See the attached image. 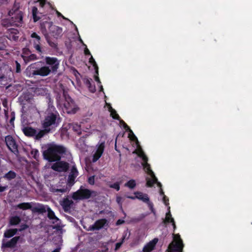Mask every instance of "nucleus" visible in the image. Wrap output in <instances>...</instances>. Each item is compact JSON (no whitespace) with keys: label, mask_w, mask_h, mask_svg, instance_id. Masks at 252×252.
I'll use <instances>...</instances> for the list:
<instances>
[{"label":"nucleus","mask_w":252,"mask_h":252,"mask_svg":"<svg viewBox=\"0 0 252 252\" xmlns=\"http://www.w3.org/2000/svg\"><path fill=\"white\" fill-rule=\"evenodd\" d=\"M45 36L46 38L47 42H48L50 46L52 47L56 51H58L59 50L58 43L55 41V40L54 39H52L51 37H50L48 35V33L47 32L46 34H45Z\"/></svg>","instance_id":"22"},{"label":"nucleus","mask_w":252,"mask_h":252,"mask_svg":"<svg viewBox=\"0 0 252 252\" xmlns=\"http://www.w3.org/2000/svg\"><path fill=\"white\" fill-rule=\"evenodd\" d=\"M40 28L42 32H54L55 30V26L52 22L47 20L41 22Z\"/></svg>","instance_id":"12"},{"label":"nucleus","mask_w":252,"mask_h":252,"mask_svg":"<svg viewBox=\"0 0 252 252\" xmlns=\"http://www.w3.org/2000/svg\"><path fill=\"white\" fill-rule=\"evenodd\" d=\"M44 60L47 65L42 66L41 63H44L41 62L29 65L26 69L27 75L30 77L36 76L45 77L51 73L55 74L59 67L60 61L57 58L51 57H46Z\"/></svg>","instance_id":"1"},{"label":"nucleus","mask_w":252,"mask_h":252,"mask_svg":"<svg viewBox=\"0 0 252 252\" xmlns=\"http://www.w3.org/2000/svg\"><path fill=\"white\" fill-rule=\"evenodd\" d=\"M107 222V220L105 219H101L97 220L95 221L94 224L90 225L89 228V230L94 231L99 230L103 227Z\"/></svg>","instance_id":"11"},{"label":"nucleus","mask_w":252,"mask_h":252,"mask_svg":"<svg viewBox=\"0 0 252 252\" xmlns=\"http://www.w3.org/2000/svg\"><path fill=\"white\" fill-rule=\"evenodd\" d=\"M104 147H105L104 143V142L101 143V144H100V145L98 147L96 152L102 154L104 152Z\"/></svg>","instance_id":"37"},{"label":"nucleus","mask_w":252,"mask_h":252,"mask_svg":"<svg viewBox=\"0 0 252 252\" xmlns=\"http://www.w3.org/2000/svg\"><path fill=\"white\" fill-rule=\"evenodd\" d=\"M19 7L20 3L15 2L13 7L8 12V15L12 17H18L20 14L23 18V13L19 10Z\"/></svg>","instance_id":"13"},{"label":"nucleus","mask_w":252,"mask_h":252,"mask_svg":"<svg viewBox=\"0 0 252 252\" xmlns=\"http://www.w3.org/2000/svg\"><path fill=\"white\" fill-rule=\"evenodd\" d=\"M31 154L32 155L33 158L35 159H37L39 155L38 151L36 149L32 150L31 152Z\"/></svg>","instance_id":"42"},{"label":"nucleus","mask_w":252,"mask_h":252,"mask_svg":"<svg viewBox=\"0 0 252 252\" xmlns=\"http://www.w3.org/2000/svg\"><path fill=\"white\" fill-rule=\"evenodd\" d=\"M70 128H72V130L76 132L79 135L82 134L81 131V126L77 123H72L70 126Z\"/></svg>","instance_id":"27"},{"label":"nucleus","mask_w":252,"mask_h":252,"mask_svg":"<svg viewBox=\"0 0 252 252\" xmlns=\"http://www.w3.org/2000/svg\"><path fill=\"white\" fill-rule=\"evenodd\" d=\"M61 120L60 115L55 107H51L50 109H47L44 118L41 121L43 129L41 130L39 135H46L51 132L53 128L59 126Z\"/></svg>","instance_id":"2"},{"label":"nucleus","mask_w":252,"mask_h":252,"mask_svg":"<svg viewBox=\"0 0 252 252\" xmlns=\"http://www.w3.org/2000/svg\"><path fill=\"white\" fill-rule=\"evenodd\" d=\"M172 223V225L173 226V229H174V232L175 231L176 228V224H175V221L174 220L172 222H171Z\"/></svg>","instance_id":"64"},{"label":"nucleus","mask_w":252,"mask_h":252,"mask_svg":"<svg viewBox=\"0 0 252 252\" xmlns=\"http://www.w3.org/2000/svg\"><path fill=\"white\" fill-rule=\"evenodd\" d=\"M173 236L174 239L175 240H176V242H180V241H181V242H183V241L180 237V235L179 234H173Z\"/></svg>","instance_id":"47"},{"label":"nucleus","mask_w":252,"mask_h":252,"mask_svg":"<svg viewBox=\"0 0 252 252\" xmlns=\"http://www.w3.org/2000/svg\"><path fill=\"white\" fill-rule=\"evenodd\" d=\"M165 217L172 218L170 211L169 210L168 212L166 213Z\"/></svg>","instance_id":"63"},{"label":"nucleus","mask_w":252,"mask_h":252,"mask_svg":"<svg viewBox=\"0 0 252 252\" xmlns=\"http://www.w3.org/2000/svg\"><path fill=\"white\" fill-rule=\"evenodd\" d=\"M152 179L147 178V182H146V186L148 187H152L153 185L157 182V178L155 175L154 173V175H150Z\"/></svg>","instance_id":"24"},{"label":"nucleus","mask_w":252,"mask_h":252,"mask_svg":"<svg viewBox=\"0 0 252 252\" xmlns=\"http://www.w3.org/2000/svg\"><path fill=\"white\" fill-rule=\"evenodd\" d=\"M116 201L121 208L122 209V197L120 196H117L116 198Z\"/></svg>","instance_id":"50"},{"label":"nucleus","mask_w":252,"mask_h":252,"mask_svg":"<svg viewBox=\"0 0 252 252\" xmlns=\"http://www.w3.org/2000/svg\"><path fill=\"white\" fill-rule=\"evenodd\" d=\"M50 33H52V35L54 36L55 37H56V38H57V36L59 35L60 32H50Z\"/></svg>","instance_id":"62"},{"label":"nucleus","mask_w":252,"mask_h":252,"mask_svg":"<svg viewBox=\"0 0 252 252\" xmlns=\"http://www.w3.org/2000/svg\"><path fill=\"white\" fill-rule=\"evenodd\" d=\"M14 120H15V115H14V112H13L11 113V117L9 121V123L10 124V125H14Z\"/></svg>","instance_id":"54"},{"label":"nucleus","mask_w":252,"mask_h":252,"mask_svg":"<svg viewBox=\"0 0 252 252\" xmlns=\"http://www.w3.org/2000/svg\"><path fill=\"white\" fill-rule=\"evenodd\" d=\"M18 231L16 228L9 229L5 231L3 236L6 238H10L15 235Z\"/></svg>","instance_id":"23"},{"label":"nucleus","mask_w":252,"mask_h":252,"mask_svg":"<svg viewBox=\"0 0 252 252\" xmlns=\"http://www.w3.org/2000/svg\"><path fill=\"white\" fill-rule=\"evenodd\" d=\"M63 96L65 98L64 107L68 110L72 109L74 106V101L69 95L66 94L65 93H63Z\"/></svg>","instance_id":"18"},{"label":"nucleus","mask_w":252,"mask_h":252,"mask_svg":"<svg viewBox=\"0 0 252 252\" xmlns=\"http://www.w3.org/2000/svg\"><path fill=\"white\" fill-rule=\"evenodd\" d=\"M125 220H121V219H119L117 221H116V225H121V224H122L123 223H125Z\"/></svg>","instance_id":"57"},{"label":"nucleus","mask_w":252,"mask_h":252,"mask_svg":"<svg viewBox=\"0 0 252 252\" xmlns=\"http://www.w3.org/2000/svg\"><path fill=\"white\" fill-rule=\"evenodd\" d=\"M34 48L36 49V50L38 52H40V53H41L42 51H41V47H40V46L39 45V44H36L34 46Z\"/></svg>","instance_id":"58"},{"label":"nucleus","mask_w":252,"mask_h":252,"mask_svg":"<svg viewBox=\"0 0 252 252\" xmlns=\"http://www.w3.org/2000/svg\"><path fill=\"white\" fill-rule=\"evenodd\" d=\"M7 85V77L4 75L0 76V87H4Z\"/></svg>","instance_id":"33"},{"label":"nucleus","mask_w":252,"mask_h":252,"mask_svg":"<svg viewBox=\"0 0 252 252\" xmlns=\"http://www.w3.org/2000/svg\"><path fill=\"white\" fill-rule=\"evenodd\" d=\"M12 35V39L14 41H17L18 40L19 36L17 35V33H19V32H10Z\"/></svg>","instance_id":"46"},{"label":"nucleus","mask_w":252,"mask_h":252,"mask_svg":"<svg viewBox=\"0 0 252 252\" xmlns=\"http://www.w3.org/2000/svg\"><path fill=\"white\" fill-rule=\"evenodd\" d=\"M16 175L17 174L14 171L10 170L7 173L5 174L3 177L8 181H10L15 179L16 177Z\"/></svg>","instance_id":"25"},{"label":"nucleus","mask_w":252,"mask_h":252,"mask_svg":"<svg viewBox=\"0 0 252 252\" xmlns=\"http://www.w3.org/2000/svg\"><path fill=\"white\" fill-rule=\"evenodd\" d=\"M21 221L20 218L18 216L12 217L9 220L10 224L11 225H16L18 224Z\"/></svg>","instance_id":"28"},{"label":"nucleus","mask_w":252,"mask_h":252,"mask_svg":"<svg viewBox=\"0 0 252 252\" xmlns=\"http://www.w3.org/2000/svg\"><path fill=\"white\" fill-rule=\"evenodd\" d=\"M88 182L89 184H90L91 185H94V176H92L88 178Z\"/></svg>","instance_id":"45"},{"label":"nucleus","mask_w":252,"mask_h":252,"mask_svg":"<svg viewBox=\"0 0 252 252\" xmlns=\"http://www.w3.org/2000/svg\"><path fill=\"white\" fill-rule=\"evenodd\" d=\"M102 155V154L98 153L96 151L95 154L94 155L93 161L94 162L96 161L101 157Z\"/></svg>","instance_id":"41"},{"label":"nucleus","mask_w":252,"mask_h":252,"mask_svg":"<svg viewBox=\"0 0 252 252\" xmlns=\"http://www.w3.org/2000/svg\"><path fill=\"white\" fill-rule=\"evenodd\" d=\"M89 91L92 93H94L95 92V87L94 85L90 84V86H88Z\"/></svg>","instance_id":"48"},{"label":"nucleus","mask_w":252,"mask_h":252,"mask_svg":"<svg viewBox=\"0 0 252 252\" xmlns=\"http://www.w3.org/2000/svg\"><path fill=\"white\" fill-rule=\"evenodd\" d=\"M73 204V201L69 200L67 197L64 198L62 201H60V204L65 212H67L70 210L71 206Z\"/></svg>","instance_id":"19"},{"label":"nucleus","mask_w":252,"mask_h":252,"mask_svg":"<svg viewBox=\"0 0 252 252\" xmlns=\"http://www.w3.org/2000/svg\"><path fill=\"white\" fill-rule=\"evenodd\" d=\"M56 161L51 166L53 170L58 172H66L68 170L69 168L68 163L61 160Z\"/></svg>","instance_id":"10"},{"label":"nucleus","mask_w":252,"mask_h":252,"mask_svg":"<svg viewBox=\"0 0 252 252\" xmlns=\"http://www.w3.org/2000/svg\"><path fill=\"white\" fill-rule=\"evenodd\" d=\"M158 241V238H155L144 246L143 249V252H151L154 250L156 244Z\"/></svg>","instance_id":"15"},{"label":"nucleus","mask_w":252,"mask_h":252,"mask_svg":"<svg viewBox=\"0 0 252 252\" xmlns=\"http://www.w3.org/2000/svg\"><path fill=\"white\" fill-rule=\"evenodd\" d=\"M28 227H29V226L27 224H22L20 226V228L19 229V231H23L24 230L27 229Z\"/></svg>","instance_id":"52"},{"label":"nucleus","mask_w":252,"mask_h":252,"mask_svg":"<svg viewBox=\"0 0 252 252\" xmlns=\"http://www.w3.org/2000/svg\"><path fill=\"white\" fill-rule=\"evenodd\" d=\"M51 107H55L53 106V100L51 98H50L49 99V101H48V107L47 109H50V108H51Z\"/></svg>","instance_id":"49"},{"label":"nucleus","mask_w":252,"mask_h":252,"mask_svg":"<svg viewBox=\"0 0 252 252\" xmlns=\"http://www.w3.org/2000/svg\"><path fill=\"white\" fill-rule=\"evenodd\" d=\"M125 238H126V236H123V237L122 238L121 241L120 242L117 243L116 244V245H115V250L116 251L118 250L121 247V246L122 245V244H123V243H124V242L125 241Z\"/></svg>","instance_id":"40"},{"label":"nucleus","mask_w":252,"mask_h":252,"mask_svg":"<svg viewBox=\"0 0 252 252\" xmlns=\"http://www.w3.org/2000/svg\"><path fill=\"white\" fill-rule=\"evenodd\" d=\"M5 142L8 149L13 153L17 155L19 153L18 145L13 137L10 135L5 137Z\"/></svg>","instance_id":"9"},{"label":"nucleus","mask_w":252,"mask_h":252,"mask_svg":"<svg viewBox=\"0 0 252 252\" xmlns=\"http://www.w3.org/2000/svg\"><path fill=\"white\" fill-rule=\"evenodd\" d=\"M66 152V149L63 145L51 144L48 145L46 150L43 152L45 159L49 162H55L61 160L63 155Z\"/></svg>","instance_id":"3"},{"label":"nucleus","mask_w":252,"mask_h":252,"mask_svg":"<svg viewBox=\"0 0 252 252\" xmlns=\"http://www.w3.org/2000/svg\"><path fill=\"white\" fill-rule=\"evenodd\" d=\"M120 121V123L123 126L124 128L126 130L129 132V137L132 140H137V138L136 137V136L133 133L132 130L130 128L129 126L122 119L118 120Z\"/></svg>","instance_id":"20"},{"label":"nucleus","mask_w":252,"mask_h":252,"mask_svg":"<svg viewBox=\"0 0 252 252\" xmlns=\"http://www.w3.org/2000/svg\"><path fill=\"white\" fill-rule=\"evenodd\" d=\"M32 37H36L38 40H40V37L36 35V32H32Z\"/></svg>","instance_id":"61"},{"label":"nucleus","mask_w":252,"mask_h":252,"mask_svg":"<svg viewBox=\"0 0 252 252\" xmlns=\"http://www.w3.org/2000/svg\"><path fill=\"white\" fill-rule=\"evenodd\" d=\"M41 130L39 129V131L37 132L35 128L31 126H27L23 129V132L26 136L33 137L36 140H39L45 135H39Z\"/></svg>","instance_id":"7"},{"label":"nucleus","mask_w":252,"mask_h":252,"mask_svg":"<svg viewBox=\"0 0 252 252\" xmlns=\"http://www.w3.org/2000/svg\"><path fill=\"white\" fill-rule=\"evenodd\" d=\"M22 57L26 63L30 61H34L37 59L36 55L34 54H32L29 56L22 55Z\"/></svg>","instance_id":"26"},{"label":"nucleus","mask_w":252,"mask_h":252,"mask_svg":"<svg viewBox=\"0 0 252 252\" xmlns=\"http://www.w3.org/2000/svg\"><path fill=\"white\" fill-rule=\"evenodd\" d=\"M138 156L141 158L143 160L142 163H147L148 161V158L145 154L143 151H141L139 154Z\"/></svg>","instance_id":"35"},{"label":"nucleus","mask_w":252,"mask_h":252,"mask_svg":"<svg viewBox=\"0 0 252 252\" xmlns=\"http://www.w3.org/2000/svg\"><path fill=\"white\" fill-rule=\"evenodd\" d=\"M120 183L116 182V183H114L113 184L110 185H109V187L110 188H112V189H115L117 191H119L120 190Z\"/></svg>","instance_id":"38"},{"label":"nucleus","mask_w":252,"mask_h":252,"mask_svg":"<svg viewBox=\"0 0 252 252\" xmlns=\"http://www.w3.org/2000/svg\"><path fill=\"white\" fill-rule=\"evenodd\" d=\"M146 203L148 204V206H149L150 209L151 210V212L154 213V207H153V203L150 202V200L149 201V202H146Z\"/></svg>","instance_id":"51"},{"label":"nucleus","mask_w":252,"mask_h":252,"mask_svg":"<svg viewBox=\"0 0 252 252\" xmlns=\"http://www.w3.org/2000/svg\"><path fill=\"white\" fill-rule=\"evenodd\" d=\"M92 79H86L85 80H84V83L85 85L88 87L89 86H90V84H92Z\"/></svg>","instance_id":"55"},{"label":"nucleus","mask_w":252,"mask_h":252,"mask_svg":"<svg viewBox=\"0 0 252 252\" xmlns=\"http://www.w3.org/2000/svg\"><path fill=\"white\" fill-rule=\"evenodd\" d=\"M32 202H23L17 204L15 209L22 210H31L33 213L43 214L46 212L45 206L42 204H38L36 206L32 207Z\"/></svg>","instance_id":"6"},{"label":"nucleus","mask_w":252,"mask_h":252,"mask_svg":"<svg viewBox=\"0 0 252 252\" xmlns=\"http://www.w3.org/2000/svg\"><path fill=\"white\" fill-rule=\"evenodd\" d=\"M38 1L39 2L40 6L43 7L47 2V0H38Z\"/></svg>","instance_id":"53"},{"label":"nucleus","mask_w":252,"mask_h":252,"mask_svg":"<svg viewBox=\"0 0 252 252\" xmlns=\"http://www.w3.org/2000/svg\"><path fill=\"white\" fill-rule=\"evenodd\" d=\"M171 247L173 248L174 252H183L184 244L181 241L175 242L174 244L172 243L169 245L168 248H171Z\"/></svg>","instance_id":"21"},{"label":"nucleus","mask_w":252,"mask_h":252,"mask_svg":"<svg viewBox=\"0 0 252 252\" xmlns=\"http://www.w3.org/2000/svg\"><path fill=\"white\" fill-rule=\"evenodd\" d=\"M78 175V170L75 165L72 167L70 173L68 176L67 182L70 185H73L75 182V179Z\"/></svg>","instance_id":"14"},{"label":"nucleus","mask_w":252,"mask_h":252,"mask_svg":"<svg viewBox=\"0 0 252 252\" xmlns=\"http://www.w3.org/2000/svg\"><path fill=\"white\" fill-rule=\"evenodd\" d=\"M57 15L58 16V17H62L63 19L68 20L71 23V24L73 25V26L74 27V30H75V31L78 32V30L77 26L75 24H74L72 22L70 21L69 19L65 18L60 12H59L58 11H57Z\"/></svg>","instance_id":"36"},{"label":"nucleus","mask_w":252,"mask_h":252,"mask_svg":"<svg viewBox=\"0 0 252 252\" xmlns=\"http://www.w3.org/2000/svg\"><path fill=\"white\" fill-rule=\"evenodd\" d=\"M163 201L166 205L169 204V199L165 195L163 196Z\"/></svg>","instance_id":"56"},{"label":"nucleus","mask_w":252,"mask_h":252,"mask_svg":"<svg viewBox=\"0 0 252 252\" xmlns=\"http://www.w3.org/2000/svg\"><path fill=\"white\" fill-rule=\"evenodd\" d=\"M89 63L93 65V66L94 68V69L95 70V73L96 74L98 75V67L94 60V59L93 58V56H91V58L89 59Z\"/></svg>","instance_id":"31"},{"label":"nucleus","mask_w":252,"mask_h":252,"mask_svg":"<svg viewBox=\"0 0 252 252\" xmlns=\"http://www.w3.org/2000/svg\"><path fill=\"white\" fill-rule=\"evenodd\" d=\"M46 207V212H47V217L48 219L52 220L53 224H54L53 228L56 229L57 230H60L61 229V220L57 218L54 211L48 206Z\"/></svg>","instance_id":"8"},{"label":"nucleus","mask_w":252,"mask_h":252,"mask_svg":"<svg viewBox=\"0 0 252 252\" xmlns=\"http://www.w3.org/2000/svg\"><path fill=\"white\" fill-rule=\"evenodd\" d=\"M84 54L85 55H91V53L89 51V50L88 49V48H86L85 50H84Z\"/></svg>","instance_id":"60"},{"label":"nucleus","mask_w":252,"mask_h":252,"mask_svg":"<svg viewBox=\"0 0 252 252\" xmlns=\"http://www.w3.org/2000/svg\"><path fill=\"white\" fill-rule=\"evenodd\" d=\"M143 169L149 175H154V172L152 170L150 164L147 163H142Z\"/></svg>","instance_id":"29"},{"label":"nucleus","mask_w":252,"mask_h":252,"mask_svg":"<svg viewBox=\"0 0 252 252\" xmlns=\"http://www.w3.org/2000/svg\"><path fill=\"white\" fill-rule=\"evenodd\" d=\"M109 111H110L111 116L113 118V119L117 120L120 119V117L117 114L116 111L115 109H113L111 106H110V108H109Z\"/></svg>","instance_id":"30"},{"label":"nucleus","mask_w":252,"mask_h":252,"mask_svg":"<svg viewBox=\"0 0 252 252\" xmlns=\"http://www.w3.org/2000/svg\"><path fill=\"white\" fill-rule=\"evenodd\" d=\"M15 64H16V73H20L21 71V64L19 63H18V61H15Z\"/></svg>","instance_id":"44"},{"label":"nucleus","mask_w":252,"mask_h":252,"mask_svg":"<svg viewBox=\"0 0 252 252\" xmlns=\"http://www.w3.org/2000/svg\"><path fill=\"white\" fill-rule=\"evenodd\" d=\"M96 192L88 189L85 188L81 186L79 189L75 192H73L72 198L74 200H83L88 199L92 196H95Z\"/></svg>","instance_id":"5"},{"label":"nucleus","mask_w":252,"mask_h":252,"mask_svg":"<svg viewBox=\"0 0 252 252\" xmlns=\"http://www.w3.org/2000/svg\"><path fill=\"white\" fill-rule=\"evenodd\" d=\"M134 194H135V196H128L127 197L132 199L137 198L142 200L145 203L149 202V198L148 194H143L142 192L139 191L135 192Z\"/></svg>","instance_id":"17"},{"label":"nucleus","mask_w":252,"mask_h":252,"mask_svg":"<svg viewBox=\"0 0 252 252\" xmlns=\"http://www.w3.org/2000/svg\"><path fill=\"white\" fill-rule=\"evenodd\" d=\"M67 187H65V188L63 189H53V192H60V193H64L67 192Z\"/></svg>","instance_id":"39"},{"label":"nucleus","mask_w":252,"mask_h":252,"mask_svg":"<svg viewBox=\"0 0 252 252\" xmlns=\"http://www.w3.org/2000/svg\"><path fill=\"white\" fill-rule=\"evenodd\" d=\"M20 236H15L13 237L10 241L4 242L2 241V246L4 248H14L17 244L18 240L20 239Z\"/></svg>","instance_id":"16"},{"label":"nucleus","mask_w":252,"mask_h":252,"mask_svg":"<svg viewBox=\"0 0 252 252\" xmlns=\"http://www.w3.org/2000/svg\"><path fill=\"white\" fill-rule=\"evenodd\" d=\"M37 12H38L37 8L35 6L33 7L32 9V13L33 19V21L34 22L37 21L40 19V18L37 16Z\"/></svg>","instance_id":"32"},{"label":"nucleus","mask_w":252,"mask_h":252,"mask_svg":"<svg viewBox=\"0 0 252 252\" xmlns=\"http://www.w3.org/2000/svg\"><path fill=\"white\" fill-rule=\"evenodd\" d=\"M23 21L22 17L20 14L18 17H12L10 19H3L1 21V25L2 27L7 29V32H11L12 30H15L16 32H18L15 30L14 27H19L22 26Z\"/></svg>","instance_id":"4"},{"label":"nucleus","mask_w":252,"mask_h":252,"mask_svg":"<svg viewBox=\"0 0 252 252\" xmlns=\"http://www.w3.org/2000/svg\"><path fill=\"white\" fill-rule=\"evenodd\" d=\"M125 186L130 189H133L136 186V183L134 180H130L125 184Z\"/></svg>","instance_id":"34"},{"label":"nucleus","mask_w":252,"mask_h":252,"mask_svg":"<svg viewBox=\"0 0 252 252\" xmlns=\"http://www.w3.org/2000/svg\"><path fill=\"white\" fill-rule=\"evenodd\" d=\"M7 188H8L7 186H0V192L5 191V190L7 189Z\"/></svg>","instance_id":"59"},{"label":"nucleus","mask_w":252,"mask_h":252,"mask_svg":"<svg viewBox=\"0 0 252 252\" xmlns=\"http://www.w3.org/2000/svg\"><path fill=\"white\" fill-rule=\"evenodd\" d=\"M174 220L173 218L165 217V219L163 220V222L164 224H167L168 223L172 222Z\"/></svg>","instance_id":"43"}]
</instances>
